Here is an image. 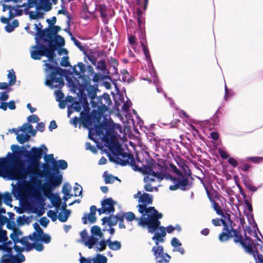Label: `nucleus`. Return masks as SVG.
<instances>
[{
  "label": "nucleus",
  "mask_w": 263,
  "mask_h": 263,
  "mask_svg": "<svg viewBox=\"0 0 263 263\" xmlns=\"http://www.w3.org/2000/svg\"><path fill=\"white\" fill-rule=\"evenodd\" d=\"M54 36L49 28L38 33V36L35 37L36 44L32 47L31 57L34 60H40L43 55L48 58V61H44L46 67L45 71L47 73L45 84L51 88H61L64 85L63 70L57 66L58 63L53 60L54 50L41 43L44 41L51 44L53 43Z\"/></svg>",
  "instance_id": "f257e3e1"
},
{
  "label": "nucleus",
  "mask_w": 263,
  "mask_h": 263,
  "mask_svg": "<svg viewBox=\"0 0 263 263\" xmlns=\"http://www.w3.org/2000/svg\"><path fill=\"white\" fill-rule=\"evenodd\" d=\"M170 168L171 171L178 176L177 178L173 177L170 175L166 174V168L155 162H151L140 167L138 170L143 174L147 175L144 178V181L146 183L144 185L145 190L147 192H152L154 189L157 190V188L153 187L151 183L155 181L160 182L163 179L171 180L174 183L173 185H171L169 187L171 191H175L178 189H180L182 190H186V187L189 185L187 178L183 176L181 172L173 164H170Z\"/></svg>",
  "instance_id": "f03ea898"
},
{
  "label": "nucleus",
  "mask_w": 263,
  "mask_h": 263,
  "mask_svg": "<svg viewBox=\"0 0 263 263\" xmlns=\"http://www.w3.org/2000/svg\"><path fill=\"white\" fill-rule=\"evenodd\" d=\"M14 156L10 158H0V177L6 180H17V183L11 184L12 193L16 198H21L26 192L28 194L33 193L32 183L26 180L21 166L17 169L14 167Z\"/></svg>",
  "instance_id": "7ed1b4c3"
},
{
  "label": "nucleus",
  "mask_w": 263,
  "mask_h": 263,
  "mask_svg": "<svg viewBox=\"0 0 263 263\" xmlns=\"http://www.w3.org/2000/svg\"><path fill=\"white\" fill-rule=\"evenodd\" d=\"M40 178H36L32 183L33 193L28 194L24 192V195L25 194L32 198V203L30 205L31 211L40 216L45 213V203L41 195L36 192V189L39 187L42 191L44 195L47 197L52 193V191L61 184L63 177L61 174H54L50 177L47 178L46 181L43 183H41L39 180Z\"/></svg>",
  "instance_id": "20e7f679"
},
{
  "label": "nucleus",
  "mask_w": 263,
  "mask_h": 263,
  "mask_svg": "<svg viewBox=\"0 0 263 263\" xmlns=\"http://www.w3.org/2000/svg\"><path fill=\"white\" fill-rule=\"evenodd\" d=\"M83 124L89 130V139L95 141L94 136L99 137L104 143L105 146L111 150L119 152L121 149V145L118 142V130L121 133V127L118 124L114 126H107L100 124L92 126L90 118L88 117L83 119Z\"/></svg>",
  "instance_id": "39448f33"
},
{
  "label": "nucleus",
  "mask_w": 263,
  "mask_h": 263,
  "mask_svg": "<svg viewBox=\"0 0 263 263\" xmlns=\"http://www.w3.org/2000/svg\"><path fill=\"white\" fill-rule=\"evenodd\" d=\"M135 199L138 198V210L142 215L139 220V226L145 228L146 224L148 225L149 231H154L153 228L158 226L159 223V219L161 218L162 215L159 213L154 207L148 206L152 203V195L143 193L141 191L134 195Z\"/></svg>",
  "instance_id": "423d86ee"
},
{
  "label": "nucleus",
  "mask_w": 263,
  "mask_h": 263,
  "mask_svg": "<svg viewBox=\"0 0 263 263\" xmlns=\"http://www.w3.org/2000/svg\"><path fill=\"white\" fill-rule=\"evenodd\" d=\"M47 151V148L44 144L39 147H33L30 151H26L24 156L30 161L27 166L21 165V167L26 178H27V176L30 178V182L33 183L36 178L42 177L39 160L42 158L43 154H46Z\"/></svg>",
  "instance_id": "0eeeda50"
},
{
  "label": "nucleus",
  "mask_w": 263,
  "mask_h": 263,
  "mask_svg": "<svg viewBox=\"0 0 263 263\" xmlns=\"http://www.w3.org/2000/svg\"><path fill=\"white\" fill-rule=\"evenodd\" d=\"M226 221L225 220H222L224 230L230 234L231 237H234L235 243L240 244L246 252L251 254L253 252V240L248 236H246V238L243 239L239 233L233 229L231 225L232 221L229 218Z\"/></svg>",
  "instance_id": "6e6552de"
},
{
  "label": "nucleus",
  "mask_w": 263,
  "mask_h": 263,
  "mask_svg": "<svg viewBox=\"0 0 263 263\" xmlns=\"http://www.w3.org/2000/svg\"><path fill=\"white\" fill-rule=\"evenodd\" d=\"M23 249L17 245L10 247L8 252L3 251L4 254L1 263H22L25 260V257L22 254Z\"/></svg>",
  "instance_id": "1a4fd4ad"
},
{
  "label": "nucleus",
  "mask_w": 263,
  "mask_h": 263,
  "mask_svg": "<svg viewBox=\"0 0 263 263\" xmlns=\"http://www.w3.org/2000/svg\"><path fill=\"white\" fill-rule=\"evenodd\" d=\"M29 8L36 7L37 11L44 10L48 11L52 8V4L49 0H28Z\"/></svg>",
  "instance_id": "9d476101"
},
{
  "label": "nucleus",
  "mask_w": 263,
  "mask_h": 263,
  "mask_svg": "<svg viewBox=\"0 0 263 263\" xmlns=\"http://www.w3.org/2000/svg\"><path fill=\"white\" fill-rule=\"evenodd\" d=\"M160 224V222L159 221V223H158V226H156V227L153 228L154 231H153L152 232H149L148 224H146V226L145 227H147L149 233H155V235L152 237V239L155 241L156 245H157V243H159V242H163L164 241V237L166 235V232L164 227H159Z\"/></svg>",
  "instance_id": "9b49d317"
},
{
  "label": "nucleus",
  "mask_w": 263,
  "mask_h": 263,
  "mask_svg": "<svg viewBox=\"0 0 263 263\" xmlns=\"http://www.w3.org/2000/svg\"><path fill=\"white\" fill-rule=\"evenodd\" d=\"M152 251L156 260L161 259L165 263L169 262L171 256L166 253L164 252L163 247L161 245H159V243H157L153 247Z\"/></svg>",
  "instance_id": "f8f14e48"
},
{
  "label": "nucleus",
  "mask_w": 263,
  "mask_h": 263,
  "mask_svg": "<svg viewBox=\"0 0 263 263\" xmlns=\"http://www.w3.org/2000/svg\"><path fill=\"white\" fill-rule=\"evenodd\" d=\"M7 233L6 230H4L0 227V251H10V248L13 246V243L10 240L8 241Z\"/></svg>",
  "instance_id": "ddd939ff"
},
{
  "label": "nucleus",
  "mask_w": 263,
  "mask_h": 263,
  "mask_svg": "<svg viewBox=\"0 0 263 263\" xmlns=\"http://www.w3.org/2000/svg\"><path fill=\"white\" fill-rule=\"evenodd\" d=\"M115 202L111 198H107L104 200L102 203V207L98 209V213L100 215L102 214H110L113 213L115 211L114 205Z\"/></svg>",
  "instance_id": "4468645a"
},
{
  "label": "nucleus",
  "mask_w": 263,
  "mask_h": 263,
  "mask_svg": "<svg viewBox=\"0 0 263 263\" xmlns=\"http://www.w3.org/2000/svg\"><path fill=\"white\" fill-rule=\"evenodd\" d=\"M14 17H1V21L6 25L5 27V31L8 33L13 31L18 26L17 20H13Z\"/></svg>",
  "instance_id": "2eb2a0df"
},
{
  "label": "nucleus",
  "mask_w": 263,
  "mask_h": 263,
  "mask_svg": "<svg viewBox=\"0 0 263 263\" xmlns=\"http://www.w3.org/2000/svg\"><path fill=\"white\" fill-rule=\"evenodd\" d=\"M103 237V233L101 229L97 226H93L91 229L90 240H92L93 245L97 240H99Z\"/></svg>",
  "instance_id": "dca6fc26"
},
{
  "label": "nucleus",
  "mask_w": 263,
  "mask_h": 263,
  "mask_svg": "<svg viewBox=\"0 0 263 263\" xmlns=\"http://www.w3.org/2000/svg\"><path fill=\"white\" fill-rule=\"evenodd\" d=\"M101 16H112L114 15L115 12L111 8H108L105 5H101L99 7Z\"/></svg>",
  "instance_id": "f3484780"
},
{
  "label": "nucleus",
  "mask_w": 263,
  "mask_h": 263,
  "mask_svg": "<svg viewBox=\"0 0 263 263\" xmlns=\"http://www.w3.org/2000/svg\"><path fill=\"white\" fill-rule=\"evenodd\" d=\"M80 236L82 241L84 245L89 249H92L93 248V243L92 240H90V236H88L87 231L85 230L81 231L80 232Z\"/></svg>",
  "instance_id": "a211bd4d"
},
{
  "label": "nucleus",
  "mask_w": 263,
  "mask_h": 263,
  "mask_svg": "<svg viewBox=\"0 0 263 263\" xmlns=\"http://www.w3.org/2000/svg\"><path fill=\"white\" fill-rule=\"evenodd\" d=\"M46 197L48 198L50 200L52 204L56 209L60 208L62 200L61 198L58 194H54L52 193L49 196H47Z\"/></svg>",
  "instance_id": "6ab92c4d"
},
{
  "label": "nucleus",
  "mask_w": 263,
  "mask_h": 263,
  "mask_svg": "<svg viewBox=\"0 0 263 263\" xmlns=\"http://www.w3.org/2000/svg\"><path fill=\"white\" fill-rule=\"evenodd\" d=\"M66 206L67 204L64 202L63 205V210L59 213L58 219L62 222H66L70 215L71 211L66 209Z\"/></svg>",
  "instance_id": "aec40b11"
},
{
  "label": "nucleus",
  "mask_w": 263,
  "mask_h": 263,
  "mask_svg": "<svg viewBox=\"0 0 263 263\" xmlns=\"http://www.w3.org/2000/svg\"><path fill=\"white\" fill-rule=\"evenodd\" d=\"M141 46L142 48V50L143 51V52L145 54V56L147 60V64L148 66L149 67V68H151L152 71H153V74H152V76H155L156 75V72L154 69L153 66L152 64L151 60L150 59V54L148 51V49L147 47L144 45V44L143 42H141Z\"/></svg>",
  "instance_id": "412c9836"
},
{
  "label": "nucleus",
  "mask_w": 263,
  "mask_h": 263,
  "mask_svg": "<svg viewBox=\"0 0 263 263\" xmlns=\"http://www.w3.org/2000/svg\"><path fill=\"white\" fill-rule=\"evenodd\" d=\"M37 235L32 238L31 240L33 241H41L45 243H48L51 241V237L49 234H44L43 231L41 232L40 234H36Z\"/></svg>",
  "instance_id": "4be33fe9"
},
{
  "label": "nucleus",
  "mask_w": 263,
  "mask_h": 263,
  "mask_svg": "<svg viewBox=\"0 0 263 263\" xmlns=\"http://www.w3.org/2000/svg\"><path fill=\"white\" fill-rule=\"evenodd\" d=\"M107 245V239L101 238L100 241L99 240L96 241L95 243L93 245V248L96 252H102L106 249Z\"/></svg>",
  "instance_id": "5701e85b"
},
{
  "label": "nucleus",
  "mask_w": 263,
  "mask_h": 263,
  "mask_svg": "<svg viewBox=\"0 0 263 263\" xmlns=\"http://www.w3.org/2000/svg\"><path fill=\"white\" fill-rule=\"evenodd\" d=\"M68 166L67 163L64 160H60L55 161L52 165V170L54 172H57V174H59L58 170H65Z\"/></svg>",
  "instance_id": "b1692460"
},
{
  "label": "nucleus",
  "mask_w": 263,
  "mask_h": 263,
  "mask_svg": "<svg viewBox=\"0 0 263 263\" xmlns=\"http://www.w3.org/2000/svg\"><path fill=\"white\" fill-rule=\"evenodd\" d=\"M20 130L22 133L33 136L35 135L36 132L33 129L32 125L29 123H25L23 124L20 128Z\"/></svg>",
  "instance_id": "393cba45"
},
{
  "label": "nucleus",
  "mask_w": 263,
  "mask_h": 263,
  "mask_svg": "<svg viewBox=\"0 0 263 263\" xmlns=\"http://www.w3.org/2000/svg\"><path fill=\"white\" fill-rule=\"evenodd\" d=\"M119 218L117 216H114V215H110L109 217H104L102 218V223L103 224H105L107 223L108 225H109L110 227L112 226H115L117 224L118 220Z\"/></svg>",
  "instance_id": "a878e982"
},
{
  "label": "nucleus",
  "mask_w": 263,
  "mask_h": 263,
  "mask_svg": "<svg viewBox=\"0 0 263 263\" xmlns=\"http://www.w3.org/2000/svg\"><path fill=\"white\" fill-rule=\"evenodd\" d=\"M71 190V186L68 183H65L62 188V193L64 194L63 200L65 202L69 199L73 195L70 194Z\"/></svg>",
  "instance_id": "bb28decb"
},
{
  "label": "nucleus",
  "mask_w": 263,
  "mask_h": 263,
  "mask_svg": "<svg viewBox=\"0 0 263 263\" xmlns=\"http://www.w3.org/2000/svg\"><path fill=\"white\" fill-rule=\"evenodd\" d=\"M107 246L109 249L112 251H118L121 248V242L115 240H111L110 237L107 239Z\"/></svg>",
  "instance_id": "cd10ccee"
},
{
  "label": "nucleus",
  "mask_w": 263,
  "mask_h": 263,
  "mask_svg": "<svg viewBox=\"0 0 263 263\" xmlns=\"http://www.w3.org/2000/svg\"><path fill=\"white\" fill-rule=\"evenodd\" d=\"M253 247L255 249V251L253 250V252L251 254H253L255 259H257L258 254L259 255L262 254L263 256V244H259L258 243H253L252 247Z\"/></svg>",
  "instance_id": "c85d7f7f"
},
{
  "label": "nucleus",
  "mask_w": 263,
  "mask_h": 263,
  "mask_svg": "<svg viewBox=\"0 0 263 263\" xmlns=\"http://www.w3.org/2000/svg\"><path fill=\"white\" fill-rule=\"evenodd\" d=\"M73 71L76 76L80 77L81 74L85 72V65L82 62H79L76 66L73 68Z\"/></svg>",
  "instance_id": "c756f323"
},
{
  "label": "nucleus",
  "mask_w": 263,
  "mask_h": 263,
  "mask_svg": "<svg viewBox=\"0 0 263 263\" xmlns=\"http://www.w3.org/2000/svg\"><path fill=\"white\" fill-rule=\"evenodd\" d=\"M19 243L23 246V247L21 248L23 249V251L25 250L27 251H29L33 249V244L30 243L29 242L28 238L27 237H24L21 239Z\"/></svg>",
  "instance_id": "7c9ffc66"
},
{
  "label": "nucleus",
  "mask_w": 263,
  "mask_h": 263,
  "mask_svg": "<svg viewBox=\"0 0 263 263\" xmlns=\"http://www.w3.org/2000/svg\"><path fill=\"white\" fill-rule=\"evenodd\" d=\"M100 103L103 108L107 110V108L111 104V101L109 96L107 94H104L100 99Z\"/></svg>",
  "instance_id": "2f4dec72"
},
{
  "label": "nucleus",
  "mask_w": 263,
  "mask_h": 263,
  "mask_svg": "<svg viewBox=\"0 0 263 263\" xmlns=\"http://www.w3.org/2000/svg\"><path fill=\"white\" fill-rule=\"evenodd\" d=\"M96 220L95 215L92 213L85 214L84 216L82 218V220L84 224L87 223V220L91 223H94Z\"/></svg>",
  "instance_id": "473e14b6"
},
{
  "label": "nucleus",
  "mask_w": 263,
  "mask_h": 263,
  "mask_svg": "<svg viewBox=\"0 0 263 263\" xmlns=\"http://www.w3.org/2000/svg\"><path fill=\"white\" fill-rule=\"evenodd\" d=\"M30 138V135H27L24 133L22 134H18L16 137L17 140L20 144H23L25 142L29 141Z\"/></svg>",
  "instance_id": "72a5a7b5"
},
{
  "label": "nucleus",
  "mask_w": 263,
  "mask_h": 263,
  "mask_svg": "<svg viewBox=\"0 0 263 263\" xmlns=\"http://www.w3.org/2000/svg\"><path fill=\"white\" fill-rule=\"evenodd\" d=\"M120 156H121L123 158H124L123 161L120 162L121 164L122 165H125L128 163L129 162L133 159V156L130 154L125 153L120 155Z\"/></svg>",
  "instance_id": "f704fd0d"
},
{
  "label": "nucleus",
  "mask_w": 263,
  "mask_h": 263,
  "mask_svg": "<svg viewBox=\"0 0 263 263\" xmlns=\"http://www.w3.org/2000/svg\"><path fill=\"white\" fill-rule=\"evenodd\" d=\"M8 79H9V85L12 86L15 84L16 81V76L13 70L9 71L7 75Z\"/></svg>",
  "instance_id": "c9c22d12"
},
{
  "label": "nucleus",
  "mask_w": 263,
  "mask_h": 263,
  "mask_svg": "<svg viewBox=\"0 0 263 263\" xmlns=\"http://www.w3.org/2000/svg\"><path fill=\"white\" fill-rule=\"evenodd\" d=\"M96 263H107L106 257L101 254H97L94 257Z\"/></svg>",
  "instance_id": "e433bc0d"
},
{
  "label": "nucleus",
  "mask_w": 263,
  "mask_h": 263,
  "mask_svg": "<svg viewBox=\"0 0 263 263\" xmlns=\"http://www.w3.org/2000/svg\"><path fill=\"white\" fill-rule=\"evenodd\" d=\"M53 43L57 46H63L64 45L65 41L63 37L60 35H55L53 39Z\"/></svg>",
  "instance_id": "4c0bfd02"
},
{
  "label": "nucleus",
  "mask_w": 263,
  "mask_h": 263,
  "mask_svg": "<svg viewBox=\"0 0 263 263\" xmlns=\"http://www.w3.org/2000/svg\"><path fill=\"white\" fill-rule=\"evenodd\" d=\"M223 218L221 219H219L218 218L213 219L212 221V223L215 226H219L221 225V223H222V220H225L226 221L229 218L230 219V215L229 214H227L226 215H222Z\"/></svg>",
  "instance_id": "58836bf2"
},
{
  "label": "nucleus",
  "mask_w": 263,
  "mask_h": 263,
  "mask_svg": "<svg viewBox=\"0 0 263 263\" xmlns=\"http://www.w3.org/2000/svg\"><path fill=\"white\" fill-rule=\"evenodd\" d=\"M176 162L178 166H179V167H180L185 173H186L187 170H189V168L188 166L184 163V161L181 159L178 158L176 160Z\"/></svg>",
  "instance_id": "ea45409f"
},
{
  "label": "nucleus",
  "mask_w": 263,
  "mask_h": 263,
  "mask_svg": "<svg viewBox=\"0 0 263 263\" xmlns=\"http://www.w3.org/2000/svg\"><path fill=\"white\" fill-rule=\"evenodd\" d=\"M104 176L106 183H112L116 180H118L117 177L106 174V173H104Z\"/></svg>",
  "instance_id": "a19ab883"
},
{
  "label": "nucleus",
  "mask_w": 263,
  "mask_h": 263,
  "mask_svg": "<svg viewBox=\"0 0 263 263\" xmlns=\"http://www.w3.org/2000/svg\"><path fill=\"white\" fill-rule=\"evenodd\" d=\"M34 229L35 230V232H34L32 235L29 236V238L31 239L32 238H34L37 235L36 234H40L41 232L43 231V230L40 227L39 224L37 223H35L33 224Z\"/></svg>",
  "instance_id": "79ce46f5"
},
{
  "label": "nucleus",
  "mask_w": 263,
  "mask_h": 263,
  "mask_svg": "<svg viewBox=\"0 0 263 263\" xmlns=\"http://www.w3.org/2000/svg\"><path fill=\"white\" fill-rule=\"evenodd\" d=\"M59 209H56V211L49 210L47 212V216L51 218L53 221H55L57 219V213H58Z\"/></svg>",
  "instance_id": "37998d69"
},
{
  "label": "nucleus",
  "mask_w": 263,
  "mask_h": 263,
  "mask_svg": "<svg viewBox=\"0 0 263 263\" xmlns=\"http://www.w3.org/2000/svg\"><path fill=\"white\" fill-rule=\"evenodd\" d=\"M73 190L74 192V196L82 195L83 191L82 187L80 185L78 184L77 183L75 184Z\"/></svg>",
  "instance_id": "c03bdc74"
},
{
  "label": "nucleus",
  "mask_w": 263,
  "mask_h": 263,
  "mask_svg": "<svg viewBox=\"0 0 263 263\" xmlns=\"http://www.w3.org/2000/svg\"><path fill=\"white\" fill-rule=\"evenodd\" d=\"M230 237H231L230 234L226 231V232H222L219 235V239L220 241L223 242L228 240Z\"/></svg>",
  "instance_id": "a18cd8bd"
},
{
  "label": "nucleus",
  "mask_w": 263,
  "mask_h": 263,
  "mask_svg": "<svg viewBox=\"0 0 263 263\" xmlns=\"http://www.w3.org/2000/svg\"><path fill=\"white\" fill-rule=\"evenodd\" d=\"M124 217L128 221H132L134 219H136L139 222V220L135 217V214L131 212H126L124 214ZM137 219H138L137 218Z\"/></svg>",
  "instance_id": "49530a36"
},
{
  "label": "nucleus",
  "mask_w": 263,
  "mask_h": 263,
  "mask_svg": "<svg viewBox=\"0 0 263 263\" xmlns=\"http://www.w3.org/2000/svg\"><path fill=\"white\" fill-rule=\"evenodd\" d=\"M44 154H45V156H44L45 161L47 163L51 162L52 164V165H53L54 162L55 161V160L54 159L53 155V154L47 155V153Z\"/></svg>",
  "instance_id": "de8ad7c7"
},
{
  "label": "nucleus",
  "mask_w": 263,
  "mask_h": 263,
  "mask_svg": "<svg viewBox=\"0 0 263 263\" xmlns=\"http://www.w3.org/2000/svg\"><path fill=\"white\" fill-rule=\"evenodd\" d=\"M10 238L13 240L14 245H16V243H19L21 239H19L18 234L16 233L15 230H14L12 233H11L10 235Z\"/></svg>",
  "instance_id": "09e8293b"
},
{
  "label": "nucleus",
  "mask_w": 263,
  "mask_h": 263,
  "mask_svg": "<svg viewBox=\"0 0 263 263\" xmlns=\"http://www.w3.org/2000/svg\"><path fill=\"white\" fill-rule=\"evenodd\" d=\"M71 106L73 110L79 112L82 109V105L80 103L78 102H75L73 103Z\"/></svg>",
  "instance_id": "8fccbe9b"
},
{
  "label": "nucleus",
  "mask_w": 263,
  "mask_h": 263,
  "mask_svg": "<svg viewBox=\"0 0 263 263\" xmlns=\"http://www.w3.org/2000/svg\"><path fill=\"white\" fill-rule=\"evenodd\" d=\"M137 5H139L140 7L143 9L144 11L147 9L148 0H144V3L142 4L140 0H136Z\"/></svg>",
  "instance_id": "3c124183"
},
{
  "label": "nucleus",
  "mask_w": 263,
  "mask_h": 263,
  "mask_svg": "<svg viewBox=\"0 0 263 263\" xmlns=\"http://www.w3.org/2000/svg\"><path fill=\"white\" fill-rule=\"evenodd\" d=\"M171 245L174 248H178L181 246V243L176 237H173L171 240Z\"/></svg>",
  "instance_id": "603ef678"
},
{
  "label": "nucleus",
  "mask_w": 263,
  "mask_h": 263,
  "mask_svg": "<svg viewBox=\"0 0 263 263\" xmlns=\"http://www.w3.org/2000/svg\"><path fill=\"white\" fill-rule=\"evenodd\" d=\"M27 120L30 123H36L40 120V119L37 115H32L28 117Z\"/></svg>",
  "instance_id": "864d4df0"
},
{
  "label": "nucleus",
  "mask_w": 263,
  "mask_h": 263,
  "mask_svg": "<svg viewBox=\"0 0 263 263\" xmlns=\"http://www.w3.org/2000/svg\"><path fill=\"white\" fill-rule=\"evenodd\" d=\"M80 263H96L94 258H86L84 257H81L80 259Z\"/></svg>",
  "instance_id": "5fc2aeb1"
},
{
  "label": "nucleus",
  "mask_w": 263,
  "mask_h": 263,
  "mask_svg": "<svg viewBox=\"0 0 263 263\" xmlns=\"http://www.w3.org/2000/svg\"><path fill=\"white\" fill-rule=\"evenodd\" d=\"M54 95L56 97V100L60 102L62 99L64 98V95L60 90H56L54 91Z\"/></svg>",
  "instance_id": "6e6d98bb"
},
{
  "label": "nucleus",
  "mask_w": 263,
  "mask_h": 263,
  "mask_svg": "<svg viewBox=\"0 0 263 263\" xmlns=\"http://www.w3.org/2000/svg\"><path fill=\"white\" fill-rule=\"evenodd\" d=\"M85 147L87 150L90 151L93 153H96L97 152V149L96 147L91 145L89 142H86L85 144Z\"/></svg>",
  "instance_id": "4d7b16f0"
},
{
  "label": "nucleus",
  "mask_w": 263,
  "mask_h": 263,
  "mask_svg": "<svg viewBox=\"0 0 263 263\" xmlns=\"http://www.w3.org/2000/svg\"><path fill=\"white\" fill-rule=\"evenodd\" d=\"M97 68L101 71H104L105 69L106 65L104 61H100L97 63Z\"/></svg>",
  "instance_id": "13d9d810"
},
{
  "label": "nucleus",
  "mask_w": 263,
  "mask_h": 263,
  "mask_svg": "<svg viewBox=\"0 0 263 263\" xmlns=\"http://www.w3.org/2000/svg\"><path fill=\"white\" fill-rule=\"evenodd\" d=\"M60 64L62 66H64V67L69 66L70 64L69 62L68 58L66 57H63L61 61Z\"/></svg>",
  "instance_id": "bf43d9fd"
},
{
  "label": "nucleus",
  "mask_w": 263,
  "mask_h": 263,
  "mask_svg": "<svg viewBox=\"0 0 263 263\" xmlns=\"http://www.w3.org/2000/svg\"><path fill=\"white\" fill-rule=\"evenodd\" d=\"M245 184L246 187L251 191L256 192L257 190V189L250 182H246Z\"/></svg>",
  "instance_id": "052dcab7"
},
{
  "label": "nucleus",
  "mask_w": 263,
  "mask_h": 263,
  "mask_svg": "<svg viewBox=\"0 0 263 263\" xmlns=\"http://www.w3.org/2000/svg\"><path fill=\"white\" fill-rule=\"evenodd\" d=\"M40 222L43 227H46L48 224L49 220L46 217H43L40 219Z\"/></svg>",
  "instance_id": "680f3d73"
},
{
  "label": "nucleus",
  "mask_w": 263,
  "mask_h": 263,
  "mask_svg": "<svg viewBox=\"0 0 263 263\" xmlns=\"http://www.w3.org/2000/svg\"><path fill=\"white\" fill-rule=\"evenodd\" d=\"M36 32L35 34V37L38 36V33L43 32V30H42V25L40 23H39L38 24H34Z\"/></svg>",
  "instance_id": "e2e57ef3"
},
{
  "label": "nucleus",
  "mask_w": 263,
  "mask_h": 263,
  "mask_svg": "<svg viewBox=\"0 0 263 263\" xmlns=\"http://www.w3.org/2000/svg\"><path fill=\"white\" fill-rule=\"evenodd\" d=\"M210 199L212 202L214 210L216 211L217 213L219 215L221 214V212H220V207L217 203H216L210 197Z\"/></svg>",
  "instance_id": "0e129e2a"
},
{
  "label": "nucleus",
  "mask_w": 263,
  "mask_h": 263,
  "mask_svg": "<svg viewBox=\"0 0 263 263\" xmlns=\"http://www.w3.org/2000/svg\"><path fill=\"white\" fill-rule=\"evenodd\" d=\"M49 28L55 36L57 35L56 34L58 32L61 30V28L58 26H50Z\"/></svg>",
  "instance_id": "69168bd1"
},
{
  "label": "nucleus",
  "mask_w": 263,
  "mask_h": 263,
  "mask_svg": "<svg viewBox=\"0 0 263 263\" xmlns=\"http://www.w3.org/2000/svg\"><path fill=\"white\" fill-rule=\"evenodd\" d=\"M131 105H132L131 101L129 100H127L123 106V110L125 111H127L129 109V108Z\"/></svg>",
  "instance_id": "338daca9"
},
{
  "label": "nucleus",
  "mask_w": 263,
  "mask_h": 263,
  "mask_svg": "<svg viewBox=\"0 0 263 263\" xmlns=\"http://www.w3.org/2000/svg\"><path fill=\"white\" fill-rule=\"evenodd\" d=\"M88 60L92 64L95 65L97 62V59L93 55L90 54L87 55Z\"/></svg>",
  "instance_id": "774afa93"
}]
</instances>
